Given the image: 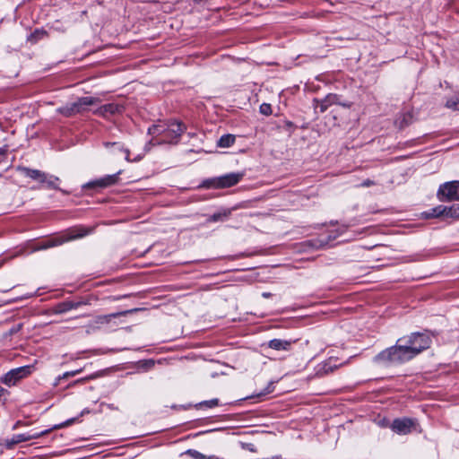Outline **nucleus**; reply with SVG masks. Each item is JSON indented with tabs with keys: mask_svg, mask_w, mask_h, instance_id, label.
<instances>
[{
	"mask_svg": "<svg viewBox=\"0 0 459 459\" xmlns=\"http://www.w3.org/2000/svg\"><path fill=\"white\" fill-rule=\"evenodd\" d=\"M100 102V99L94 97H82L79 98L76 101L74 102V107L75 108V111L77 113L83 112L86 110L88 106H92L98 104Z\"/></svg>",
	"mask_w": 459,
	"mask_h": 459,
	"instance_id": "obj_14",
	"label": "nucleus"
},
{
	"mask_svg": "<svg viewBox=\"0 0 459 459\" xmlns=\"http://www.w3.org/2000/svg\"><path fill=\"white\" fill-rule=\"evenodd\" d=\"M413 116L411 112L401 113L394 121V125L399 129H403L411 124Z\"/></svg>",
	"mask_w": 459,
	"mask_h": 459,
	"instance_id": "obj_19",
	"label": "nucleus"
},
{
	"mask_svg": "<svg viewBox=\"0 0 459 459\" xmlns=\"http://www.w3.org/2000/svg\"><path fill=\"white\" fill-rule=\"evenodd\" d=\"M413 349L408 350L403 342H397L394 346L387 348L379 352L374 361L379 364H401L412 359L411 353Z\"/></svg>",
	"mask_w": 459,
	"mask_h": 459,
	"instance_id": "obj_1",
	"label": "nucleus"
},
{
	"mask_svg": "<svg viewBox=\"0 0 459 459\" xmlns=\"http://www.w3.org/2000/svg\"><path fill=\"white\" fill-rule=\"evenodd\" d=\"M248 446H250L248 449L252 452H255V449L253 447V445H248Z\"/></svg>",
	"mask_w": 459,
	"mask_h": 459,
	"instance_id": "obj_36",
	"label": "nucleus"
},
{
	"mask_svg": "<svg viewBox=\"0 0 459 459\" xmlns=\"http://www.w3.org/2000/svg\"><path fill=\"white\" fill-rule=\"evenodd\" d=\"M219 404V400L218 399H212V400H209V401H204V402H202L200 403V406L203 407V406H206V407H209V408H212V407H215Z\"/></svg>",
	"mask_w": 459,
	"mask_h": 459,
	"instance_id": "obj_28",
	"label": "nucleus"
},
{
	"mask_svg": "<svg viewBox=\"0 0 459 459\" xmlns=\"http://www.w3.org/2000/svg\"><path fill=\"white\" fill-rule=\"evenodd\" d=\"M140 363L142 364L143 368H144L145 369H150L154 366V361L152 359L143 360V361H140Z\"/></svg>",
	"mask_w": 459,
	"mask_h": 459,
	"instance_id": "obj_31",
	"label": "nucleus"
},
{
	"mask_svg": "<svg viewBox=\"0 0 459 459\" xmlns=\"http://www.w3.org/2000/svg\"><path fill=\"white\" fill-rule=\"evenodd\" d=\"M397 342H403V345L408 349H413V352L411 353L412 359L420 354L424 350L429 348L431 340L426 333H412L409 336L399 338Z\"/></svg>",
	"mask_w": 459,
	"mask_h": 459,
	"instance_id": "obj_3",
	"label": "nucleus"
},
{
	"mask_svg": "<svg viewBox=\"0 0 459 459\" xmlns=\"http://www.w3.org/2000/svg\"><path fill=\"white\" fill-rule=\"evenodd\" d=\"M446 106L454 110H459V97L447 100Z\"/></svg>",
	"mask_w": 459,
	"mask_h": 459,
	"instance_id": "obj_25",
	"label": "nucleus"
},
{
	"mask_svg": "<svg viewBox=\"0 0 459 459\" xmlns=\"http://www.w3.org/2000/svg\"><path fill=\"white\" fill-rule=\"evenodd\" d=\"M269 295H270V294H268V293H264V294H263V296H264V297H269Z\"/></svg>",
	"mask_w": 459,
	"mask_h": 459,
	"instance_id": "obj_37",
	"label": "nucleus"
},
{
	"mask_svg": "<svg viewBox=\"0 0 459 459\" xmlns=\"http://www.w3.org/2000/svg\"><path fill=\"white\" fill-rule=\"evenodd\" d=\"M19 169L24 176L39 183H45L50 188L57 187L56 183L59 181L57 177L48 175L38 169H31L28 168H20Z\"/></svg>",
	"mask_w": 459,
	"mask_h": 459,
	"instance_id": "obj_5",
	"label": "nucleus"
},
{
	"mask_svg": "<svg viewBox=\"0 0 459 459\" xmlns=\"http://www.w3.org/2000/svg\"><path fill=\"white\" fill-rule=\"evenodd\" d=\"M82 372V369H78V370H74V371H68V372H65L64 373L62 376H59L57 378H56V383L54 384L55 385H57L59 384V381L61 379H66L70 377H74L76 376L77 374L81 373Z\"/></svg>",
	"mask_w": 459,
	"mask_h": 459,
	"instance_id": "obj_24",
	"label": "nucleus"
},
{
	"mask_svg": "<svg viewBox=\"0 0 459 459\" xmlns=\"http://www.w3.org/2000/svg\"><path fill=\"white\" fill-rule=\"evenodd\" d=\"M236 140V136L234 134H223L221 136L217 143H233Z\"/></svg>",
	"mask_w": 459,
	"mask_h": 459,
	"instance_id": "obj_26",
	"label": "nucleus"
},
{
	"mask_svg": "<svg viewBox=\"0 0 459 459\" xmlns=\"http://www.w3.org/2000/svg\"><path fill=\"white\" fill-rule=\"evenodd\" d=\"M4 393V389L0 386V398L2 397Z\"/></svg>",
	"mask_w": 459,
	"mask_h": 459,
	"instance_id": "obj_35",
	"label": "nucleus"
},
{
	"mask_svg": "<svg viewBox=\"0 0 459 459\" xmlns=\"http://www.w3.org/2000/svg\"><path fill=\"white\" fill-rule=\"evenodd\" d=\"M21 328H22V325H17L12 327L7 333H5L4 334V337L11 336V335L18 333L21 330Z\"/></svg>",
	"mask_w": 459,
	"mask_h": 459,
	"instance_id": "obj_30",
	"label": "nucleus"
},
{
	"mask_svg": "<svg viewBox=\"0 0 459 459\" xmlns=\"http://www.w3.org/2000/svg\"><path fill=\"white\" fill-rule=\"evenodd\" d=\"M130 311H125V312H121V313H117V314H111L108 316V317H117L118 316H121V315H126L127 313H129Z\"/></svg>",
	"mask_w": 459,
	"mask_h": 459,
	"instance_id": "obj_33",
	"label": "nucleus"
},
{
	"mask_svg": "<svg viewBox=\"0 0 459 459\" xmlns=\"http://www.w3.org/2000/svg\"><path fill=\"white\" fill-rule=\"evenodd\" d=\"M119 174H120V171H118L117 173L113 174V175H107L101 178H99L97 180L87 183L86 185L83 186V187L84 188H90V187L105 188V187L113 186L117 183Z\"/></svg>",
	"mask_w": 459,
	"mask_h": 459,
	"instance_id": "obj_12",
	"label": "nucleus"
},
{
	"mask_svg": "<svg viewBox=\"0 0 459 459\" xmlns=\"http://www.w3.org/2000/svg\"><path fill=\"white\" fill-rule=\"evenodd\" d=\"M292 343V341L273 339L268 342V347L275 351H289Z\"/></svg>",
	"mask_w": 459,
	"mask_h": 459,
	"instance_id": "obj_17",
	"label": "nucleus"
},
{
	"mask_svg": "<svg viewBox=\"0 0 459 459\" xmlns=\"http://www.w3.org/2000/svg\"><path fill=\"white\" fill-rule=\"evenodd\" d=\"M372 184H373V182L368 179V180L363 181V182H362V184H361V186H371Z\"/></svg>",
	"mask_w": 459,
	"mask_h": 459,
	"instance_id": "obj_34",
	"label": "nucleus"
},
{
	"mask_svg": "<svg viewBox=\"0 0 459 459\" xmlns=\"http://www.w3.org/2000/svg\"><path fill=\"white\" fill-rule=\"evenodd\" d=\"M132 148L122 149V152L125 154L126 159L128 161H138L146 153L148 149L146 145H131Z\"/></svg>",
	"mask_w": 459,
	"mask_h": 459,
	"instance_id": "obj_13",
	"label": "nucleus"
},
{
	"mask_svg": "<svg viewBox=\"0 0 459 459\" xmlns=\"http://www.w3.org/2000/svg\"><path fill=\"white\" fill-rule=\"evenodd\" d=\"M3 154H4L3 152H2V153H0V155H3Z\"/></svg>",
	"mask_w": 459,
	"mask_h": 459,
	"instance_id": "obj_38",
	"label": "nucleus"
},
{
	"mask_svg": "<svg viewBox=\"0 0 459 459\" xmlns=\"http://www.w3.org/2000/svg\"><path fill=\"white\" fill-rule=\"evenodd\" d=\"M89 232L90 230H87L83 228H74L61 236L54 237L52 238L41 241L33 247V250L38 251L56 247L62 245L65 242L82 238L86 236Z\"/></svg>",
	"mask_w": 459,
	"mask_h": 459,
	"instance_id": "obj_2",
	"label": "nucleus"
},
{
	"mask_svg": "<svg viewBox=\"0 0 459 459\" xmlns=\"http://www.w3.org/2000/svg\"><path fill=\"white\" fill-rule=\"evenodd\" d=\"M260 112L264 115H270L272 113V108L270 104L263 103L260 106Z\"/></svg>",
	"mask_w": 459,
	"mask_h": 459,
	"instance_id": "obj_29",
	"label": "nucleus"
},
{
	"mask_svg": "<svg viewBox=\"0 0 459 459\" xmlns=\"http://www.w3.org/2000/svg\"><path fill=\"white\" fill-rule=\"evenodd\" d=\"M337 95L335 94H328L325 99L318 100H315L314 102L316 103L315 108H319V111L321 113H324L327 110V108L332 106L333 104L337 102Z\"/></svg>",
	"mask_w": 459,
	"mask_h": 459,
	"instance_id": "obj_16",
	"label": "nucleus"
},
{
	"mask_svg": "<svg viewBox=\"0 0 459 459\" xmlns=\"http://www.w3.org/2000/svg\"><path fill=\"white\" fill-rule=\"evenodd\" d=\"M87 303L84 302V301H64V302H61V303H58L56 307H55V313L56 314H63V313H65L67 311H70L72 309H76L78 307H80L82 305H86Z\"/></svg>",
	"mask_w": 459,
	"mask_h": 459,
	"instance_id": "obj_15",
	"label": "nucleus"
},
{
	"mask_svg": "<svg viewBox=\"0 0 459 459\" xmlns=\"http://www.w3.org/2000/svg\"><path fill=\"white\" fill-rule=\"evenodd\" d=\"M336 368V366H332L329 362H325L317 370V375L324 376L329 374L330 372H333Z\"/></svg>",
	"mask_w": 459,
	"mask_h": 459,
	"instance_id": "obj_22",
	"label": "nucleus"
},
{
	"mask_svg": "<svg viewBox=\"0 0 459 459\" xmlns=\"http://www.w3.org/2000/svg\"><path fill=\"white\" fill-rule=\"evenodd\" d=\"M124 106L121 104L108 103L100 106V108L95 109L93 113L97 116L108 117L109 116L122 113L124 111Z\"/></svg>",
	"mask_w": 459,
	"mask_h": 459,
	"instance_id": "obj_11",
	"label": "nucleus"
},
{
	"mask_svg": "<svg viewBox=\"0 0 459 459\" xmlns=\"http://www.w3.org/2000/svg\"><path fill=\"white\" fill-rule=\"evenodd\" d=\"M448 210H451L449 212V217L459 218V204H454V205L448 207Z\"/></svg>",
	"mask_w": 459,
	"mask_h": 459,
	"instance_id": "obj_27",
	"label": "nucleus"
},
{
	"mask_svg": "<svg viewBox=\"0 0 459 459\" xmlns=\"http://www.w3.org/2000/svg\"><path fill=\"white\" fill-rule=\"evenodd\" d=\"M185 455H189L193 459H206V455L195 449H188Z\"/></svg>",
	"mask_w": 459,
	"mask_h": 459,
	"instance_id": "obj_23",
	"label": "nucleus"
},
{
	"mask_svg": "<svg viewBox=\"0 0 459 459\" xmlns=\"http://www.w3.org/2000/svg\"><path fill=\"white\" fill-rule=\"evenodd\" d=\"M232 209L223 208L209 216L207 222L225 221L231 215Z\"/></svg>",
	"mask_w": 459,
	"mask_h": 459,
	"instance_id": "obj_18",
	"label": "nucleus"
},
{
	"mask_svg": "<svg viewBox=\"0 0 459 459\" xmlns=\"http://www.w3.org/2000/svg\"><path fill=\"white\" fill-rule=\"evenodd\" d=\"M33 368L30 365L13 368L4 375L3 382L9 386L14 385L17 381L30 375Z\"/></svg>",
	"mask_w": 459,
	"mask_h": 459,
	"instance_id": "obj_8",
	"label": "nucleus"
},
{
	"mask_svg": "<svg viewBox=\"0 0 459 459\" xmlns=\"http://www.w3.org/2000/svg\"><path fill=\"white\" fill-rule=\"evenodd\" d=\"M437 195L442 202L459 200V181H451L441 185Z\"/></svg>",
	"mask_w": 459,
	"mask_h": 459,
	"instance_id": "obj_7",
	"label": "nucleus"
},
{
	"mask_svg": "<svg viewBox=\"0 0 459 459\" xmlns=\"http://www.w3.org/2000/svg\"><path fill=\"white\" fill-rule=\"evenodd\" d=\"M242 177L243 175L239 173H230L210 179L204 183V186L212 188L230 187L238 184Z\"/></svg>",
	"mask_w": 459,
	"mask_h": 459,
	"instance_id": "obj_6",
	"label": "nucleus"
},
{
	"mask_svg": "<svg viewBox=\"0 0 459 459\" xmlns=\"http://www.w3.org/2000/svg\"><path fill=\"white\" fill-rule=\"evenodd\" d=\"M74 419L68 420L67 421H65V422H64V423H62V424H60L58 426H56L55 428L56 429H60L62 427H66V426L70 425L72 422H74Z\"/></svg>",
	"mask_w": 459,
	"mask_h": 459,
	"instance_id": "obj_32",
	"label": "nucleus"
},
{
	"mask_svg": "<svg viewBox=\"0 0 459 459\" xmlns=\"http://www.w3.org/2000/svg\"><path fill=\"white\" fill-rule=\"evenodd\" d=\"M416 422L409 418L396 419L393 421L391 429L400 434L406 435L411 432Z\"/></svg>",
	"mask_w": 459,
	"mask_h": 459,
	"instance_id": "obj_9",
	"label": "nucleus"
},
{
	"mask_svg": "<svg viewBox=\"0 0 459 459\" xmlns=\"http://www.w3.org/2000/svg\"><path fill=\"white\" fill-rule=\"evenodd\" d=\"M58 111L65 117H71L77 114L75 108L74 107V102L58 108Z\"/></svg>",
	"mask_w": 459,
	"mask_h": 459,
	"instance_id": "obj_21",
	"label": "nucleus"
},
{
	"mask_svg": "<svg viewBox=\"0 0 459 459\" xmlns=\"http://www.w3.org/2000/svg\"><path fill=\"white\" fill-rule=\"evenodd\" d=\"M48 430L41 431V432H31V433H22L13 436L11 439L6 440V446L8 448L13 447L16 444L30 441L32 439H37L44 435H46Z\"/></svg>",
	"mask_w": 459,
	"mask_h": 459,
	"instance_id": "obj_10",
	"label": "nucleus"
},
{
	"mask_svg": "<svg viewBox=\"0 0 459 459\" xmlns=\"http://www.w3.org/2000/svg\"><path fill=\"white\" fill-rule=\"evenodd\" d=\"M185 128L186 127L183 124L178 121H172L169 124L161 123L158 125H153L152 127L149 128V133L152 134H160L164 133L168 136L177 138L183 133Z\"/></svg>",
	"mask_w": 459,
	"mask_h": 459,
	"instance_id": "obj_4",
	"label": "nucleus"
},
{
	"mask_svg": "<svg viewBox=\"0 0 459 459\" xmlns=\"http://www.w3.org/2000/svg\"><path fill=\"white\" fill-rule=\"evenodd\" d=\"M451 210H448L447 206L445 205H438L433 209H431L430 212H429V217H440V216H446L449 217V212Z\"/></svg>",
	"mask_w": 459,
	"mask_h": 459,
	"instance_id": "obj_20",
	"label": "nucleus"
}]
</instances>
